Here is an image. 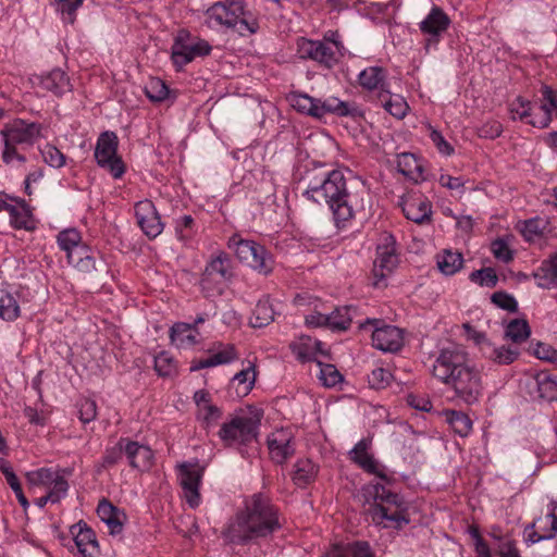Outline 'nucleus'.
Listing matches in <instances>:
<instances>
[{"instance_id":"nucleus-1","label":"nucleus","mask_w":557,"mask_h":557,"mask_svg":"<svg viewBox=\"0 0 557 557\" xmlns=\"http://www.w3.org/2000/svg\"><path fill=\"white\" fill-rule=\"evenodd\" d=\"M304 196L314 202L324 200L333 214L337 228L345 227L357 215H364L370 209V195L360 181H351L342 170H333L320 185L309 186Z\"/></svg>"},{"instance_id":"nucleus-2","label":"nucleus","mask_w":557,"mask_h":557,"mask_svg":"<svg viewBox=\"0 0 557 557\" xmlns=\"http://www.w3.org/2000/svg\"><path fill=\"white\" fill-rule=\"evenodd\" d=\"M432 374L449 386L455 397L467 405L478 403L483 395L480 370L468 362V354L457 345L440 349L432 367Z\"/></svg>"},{"instance_id":"nucleus-3","label":"nucleus","mask_w":557,"mask_h":557,"mask_svg":"<svg viewBox=\"0 0 557 557\" xmlns=\"http://www.w3.org/2000/svg\"><path fill=\"white\" fill-rule=\"evenodd\" d=\"M278 511L270 498L252 495L224 530V536L232 543L246 544L267 537L281 529Z\"/></svg>"},{"instance_id":"nucleus-4","label":"nucleus","mask_w":557,"mask_h":557,"mask_svg":"<svg viewBox=\"0 0 557 557\" xmlns=\"http://www.w3.org/2000/svg\"><path fill=\"white\" fill-rule=\"evenodd\" d=\"M205 16V23L211 29H233L242 36L256 34L259 29L257 16L240 0L215 2Z\"/></svg>"},{"instance_id":"nucleus-5","label":"nucleus","mask_w":557,"mask_h":557,"mask_svg":"<svg viewBox=\"0 0 557 557\" xmlns=\"http://www.w3.org/2000/svg\"><path fill=\"white\" fill-rule=\"evenodd\" d=\"M374 506L372 519L383 528L400 529L409 523L407 504L401 496L391 492L381 484L372 486Z\"/></svg>"},{"instance_id":"nucleus-6","label":"nucleus","mask_w":557,"mask_h":557,"mask_svg":"<svg viewBox=\"0 0 557 557\" xmlns=\"http://www.w3.org/2000/svg\"><path fill=\"white\" fill-rule=\"evenodd\" d=\"M337 32H329L322 40L300 38L297 41V53L301 59H310L331 69L339 62L345 52Z\"/></svg>"},{"instance_id":"nucleus-7","label":"nucleus","mask_w":557,"mask_h":557,"mask_svg":"<svg viewBox=\"0 0 557 557\" xmlns=\"http://www.w3.org/2000/svg\"><path fill=\"white\" fill-rule=\"evenodd\" d=\"M290 103L296 111L318 119L327 113L337 116H357L359 114V109L355 103L342 101L334 97L321 101L306 94L295 92L290 97Z\"/></svg>"},{"instance_id":"nucleus-8","label":"nucleus","mask_w":557,"mask_h":557,"mask_svg":"<svg viewBox=\"0 0 557 557\" xmlns=\"http://www.w3.org/2000/svg\"><path fill=\"white\" fill-rule=\"evenodd\" d=\"M259 428V418L240 414L224 422L218 435L225 447H240L257 441Z\"/></svg>"},{"instance_id":"nucleus-9","label":"nucleus","mask_w":557,"mask_h":557,"mask_svg":"<svg viewBox=\"0 0 557 557\" xmlns=\"http://www.w3.org/2000/svg\"><path fill=\"white\" fill-rule=\"evenodd\" d=\"M227 247L251 269L268 275L273 270V260L267 249L253 240L243 239L235 234L228 238Z\"/></svg>"},{"instance_id":"nucleus-10","label":"nucleus","mask_w":557,"mask_h":557,"mask_svg":"<svg viewBox=\"0 0 557 557\" xmlns=\"http://www.w3.org/2000/svg\"><path fill=\"white\" fill-rule=\"evenodd\" d=\"M233 267L230 256L225 251H218L207 262L201 274L200 285L207 295L221 294L224 285L233 277Z\"/></svg>"},{"instance_id":"nucleus-11","label":"nucleus","mask_w":557,"mask_h":557,"mask_svg":"<svg viewBox=\"0 0 557 557\" xmlns=\"http://www.w3.org/2000/svg\"><path fill=\"white\" fill-rule=\"evenodd\" d=\"M212 47L199 37L193 36L186 29H180L171 47V59L175 66L182 69L198 57L210 54Z\"/></svg>"},{"instance_id":"nucleus-12","label":"nucleus","mask_w":557,"mask_h":557,"mask_svg":"<svg viewBox=\"0 0 557 557\" xmlns=\"http://www.w3.org/2000/svg\"><path fill=\"white\" fill-rule=\"evenodd\" d=\"M119 139L113 132H103L96 144L95 159L99 166L107 169L114 178H120L125 172L122 159L117 156Z\"/></svg>"},{"instance_id":"nucleus-13","label":"nucleus","mask_w":557,"mask_h":557,"mask_svg":"<svg viewBox=\"0 0 557 557\" xmlns=\"http://www.w3.org/2000/svg\"><path fill=\"white\" fill-rule=\"evenodd\" d=\"M42 131L44 126L40 123L14 119L4 124L0 135L2 140H8L24 148L32 147L38 138L42 137Z\"/></svg>"},{"instance_id":"nucleus-14","label":"nucleus","mask_w":557,"mask_h":557,"mask_svg":"<svg viewBox=\"0 0 557 557\" xmlns=\"http://www.w3.org/2000/svg\"><path fill=\"white\" fill-rule=\"evenodd\" d=\"M374 325L372 332V345L379 350L384 352H396L404 346L403 331L394 325L383 324L377 319H367L364 322L359 323L360 329L366 325Z\"/></svg>"},{"instance_id":"nucleus-15","label":"nucleus","mask_w":557,"mask_h":557,"mask_svg":"<svg viewBox=\"0 0 557 557\" xmlns=\"http://www.w3.org/2000/svg\"><path fill=\"white\" fill-rule=\"evenodd\" d=\"M180 485L183 488L184 497L190 508L200 504V484L205 473V467L198 462H183L177 466Z\"/></svg>"},{"instance_id":"nucleus-16","label":"nucleus","mask_w":557,"mask_h":557,"mask_svg":"<svg viewBox=\"0 0 557 557\" xmlns=\"http://www.w3.org/2000/svg\"><path fill=\"white\" fill-rule=\"evenodd\" d=\"M267 445L271 460L284 465L296 453L295 435L290 429H276L268 435Z\"/></svg>"},{"instance_id":"nucleus-17","label":"nucleus","mask_w":557,"mask_h":557,"mask_svg":"<svg viewBox=\"0 0 557 557\" xmlns=\"http://www.w3.org/2000/svg\"><path fill=\"white\" fill-rule=\"evenodd\" d=\"M398 262L395 239L393 236L387 235L384 237V243L380 244L376 248V259L373 267L374 285L380 286V283L393 273Z\"/></svg>"},{"instance_id":"nucleus-18","label":"nucleus","mask_w":557,"mask_h":557,"mask_svg":"<svg viewBox=\"0 0 557 557\" xmlns=\"http://www.w3.org/2000/svg\"><path fill=\"white\" fill-rule=\"evenodd\" d=\"M525 531L528 532L527 541L532 544L555 539L557 536V502L550 500L546 513L536 518Z\"/></svg>"},{"instance_id":"nucleus-19","label":"nucleus","mask_w":557,"mask_h":557,"mask_svg":"<svg viewBox=\"0 0 557 557\" xmlns=\"http://www.w3.org/2000/svg\"><path fill=\"white\" fill-rule=\"evenodd\" d=\"M135 216L141 231L149 238H156L163 231V224L151 200H140L135 205Z\"/></svg>"},{"instance_id":"nucleus-20","label":"nucleus","mask_w":557,"mask_h":557,"mask_svg":"<svg viewBox=\"0 0 557 557\" xmlns=\"http://www.w3.org/2000/svg\"><path fill=\"white\" fill-rule=\"evenodd\" d=\"M449 24L448 15L441 8L433 7L425 18L419 24L421 33L428 36L425 47L436 45L440 37L447 30Z\"/></svg>"},{"instance_id":"nucleus-21","label":"nucleus","mask_w":557,"mask_h":557,"mask_svg":"<svg viewBox=\"0 0 557 557\" xmlns=\"http://www.w3.org/2000/svg\"><path fill=\"white\" fill-rule=\"evenodd\" d=\"M370 445V441L366 438L360 440L348 453L349 459L366 472L375 474L381 479H385L386 476L381 470L377 461L369 453Z\"/></svg>"},{"instance_id":"nucleus-22","label":"nucleus","mask_w":557,"mask_h":557,"mask_svg":"<svg viewBox=\"0 0 557 557\" xmlns=\"http://www.w3.org/2000/svg\"><path fill=\"white\" fill-rule=\"evenodd\" d=\"M289 347L296 358L301 362H317L320 356L326 357L327 355L320 341L313 339L307 335L299 336L297 341L289 345Z\"/></svg>"},{"instance_id":"nucleus-23","label":"nucleus","mask_w":557,"mask_h":557,"mask_svg":"<svg viewBox=\"0 0 557 557\" xmlns=\"http://www.w3.org/2000/svg\"><path fill=\"white\" fill-rule=\"evenodd\" d=\"M403 212L408 220L417 224L430 223L432 203L422 196H411L403 201Z\"/></svg>"},{"instance_id":"nucleus-24","label":"nucleus","mask_w":557,"mask_h":557,"mask_svg":"<svg viewBox=\"0 0 557 557\" xmlns=\"http://www.w3.org/2000/svg\"><path fill=\"white\" fill-rule=\"evenodd\" d=\"M74 542L83 557H97L99 546L95 532L83 521L72 527Z\"/></svg>"},{"instance_id":"nucleus-25","label":"nucleus","mask_w":557,"mask_h":557,"mask_svg":"<svg viewBox=\"0 0 557 557\" xmlns=\"http://www.w3.org/2000/svg\"><path fill=\"white\" fill-rule=\"evenodd\" d=\"M542 103L537 107L539 114H535L534 119L528 121V124L539 127L546 128L552 122V111L557 112V91L549 86L542 87Z\"/></svg>"},{"instance_id":"nucleus-26","label":"nucleus","mask_w":557,"mask_h":557,"mask_svg":"<svg viewBox=\"0 0 557 557\" xmlns=\"http://www.w3.org/2000/svg\"><path fill=\"white\" fill-rule=\"evenodd\" d=\"M97 513L101 521H103L111 535L121 534L123 531L126 515L123 510L115 507L108 499L103 498L99 502Z\"/></svg>"},{"instance_id":"nucleus-27","label":"nucleus","mask_w":557,"mask_h":557,"mask_svg":"<svg viewBox=\"0 0 557 557\" xmlns=\"http://www.w3.org/2000/svg\"><path fill=\"white\" fill-rule=\"evenodd\" d=\"M124 454L132 468L138 470H148L152 466L153 453L145 445L138 442L125 438Z\"/></svg>"},{"instance_id":"nucleus-28","label":"nucleus","mask_w":557,"mask_h":557,"mask_svg":"<svg viewBox=\"0 0 557 557\" xmlns=\"http://www.w3.org/2000/svg\"><path fill=\"white\" fill-rule=\"evenodd\" d=\"M359 85L369 90L385 92L388 89L386 82V71L381 66H369L360 72L358 76Z\"/></svg>"},{"instance_id":"nucleus-29","label":"nucleus","mask_w":557,"mask_h":557,"mask_svg":"<svg viewBox=\"0 0 557 557\" xmlns=\"http://www.w3.org/2000/svg\"><path fill=\"white\" fill-rule=\"evenodd\" d=\"M66 258L70 264L82 272L90 273L96 270L95 251L85 243L69 251Z\"/></svg>"},{"instance_id":"nucleus-30","label":"nucleus","mask_w":557,"mask_h":557,"mask_svg":"<svg viewBox=\"0 0 557 557\" xmlns=\"http://www.w3.org/2000/svg\"><path fill=\"white\" fill-rule=\"evenodd\" d=\"M238 359L236 348L232 344L221 345V349L214 352L212 356L194 361L190 370L197 371L205 368L215 367L220 364H227Z\"/></svg>"},{"instance_id":"nucleus-31","label":"nucleus","mask_w":557,"mask_h":557,"mask_svg":"<svg viewBox=\"0 0 557 557\" xmlns=\"http://www.w3.org/2000/svg\"><path fill=\"white\" fill-rule=\"evenodd\" d=\"M199 332L189 323H175L170 331L171 342L178 348H190L198 343Z\"/></svg>"},{"instance_id":"nucleus-32","label":"nucleus","mask_w":557,"mask_h":557,"mask_svg":"<svg viewBox=\"0 0 557 557\" xmlns=\"http://www.w3.org/2000/svg\"><path fill=\"white\" fill-rule=\"evenodd\" d=\"M397 169L407 178L414 183L423 182L424 168L417 157L409 152H403L397 156Z\"/></svg>"},{"instance_id":"nucleus-33","label":"nucleus","mask_w":557,"mask_h":557,"mask_svg":"<svg viewBox=\"0 0 557 557\" xmlns=\"http://www.w3.org/2000/svg\"><path fill=\"white\" fill-rule=\"evenodd\" d=\"M536 284L541 288L550 289L557 287V252L544 260L533 273Z\"/></svg>"},{"instance_id":"nucleus-34","label":"nucleus","mask_w":557,"mask_h":557,"mask_svg":"<svg viewBox=\"0 0 557 557\" xmlns=\"http://www.w3.org/2000/svg\"><path fill=\"white\" fill-rule=\"evenodd\" d=\"M39 84L44 89L58 96L71 90L70 79L60 69L52 70L48 74L41 76L39 78Z\"/></svg>"},{"instance_id":"nucleus-35","label":"nucleus","mask_w":557,"mask_h":557,"mask_svg":"<svg viewBox=\"0 0 557 557\" xmlns=\"http://www.w3.org/2000/svg\"><path fill=\"white\" fill-rule=\"evenodd\" d=\"M324 557H374L367 542H354L347 545L334 546Z\"/></svg>"},{"instance_id":"nucleus-36","label":"nucleus","mask_w":557,"mask_h":557,"mask_svg":"<svg viewBox=\"0 0 557 557\" xmlns=\"http://www.w3.org/2000/svg\"><path fill=\"white\" fill-rule=\"evenodd\" d=\"M519 354L517 348L505 345L495 347L491 343L487 344V347L482 348V355L497 364H510L518 358Z\"/></svg>"},{"instance_id":"nucleus-37","label":"nucleus","mask_w":557,"mask_h":557,"mask_svg":"<svg viewBox=\"0 0 557 557\" xmlns=\"http://www.w3.org/2000/svg\"><path fill=\"white\" fill-rule=\"evenodd\" d=\"M377 100L383 108L394 117L403 119L409 109L406 100L398 95H392L389 89L377 94Z\"/></svg>"},{"instance_id":"nucleus-38","label":"nucleus","mask_w":557,"mask_h":557,"mask_svg":"<svg viewBox=\"0 0 557 557\" xmlns=\"http://www.w3.org/2000/svg\"><path fill=\"white\" fill-rule=\"evenodd\" d=\"M256 382L255 364L248 362V367L237 372L232 381L231 386L235 387L236 394L244 397L249 394Z\"/></svg>"},{"instance_id":"nucleus-39","label":"nucleus","mask_w":557,"mask_h":557,"mask_svg":"<svg viewBox=\"0 0 557 557\" xmlns=\"http://www.w3.org/2000/svg\"><path fill=\"white\" fill-rule=\"evenodd\" d=\"M438 270L445 275H454L463 264V257L459 251L444 250L437 255Z\"/></svg>"},{"instance_id":"nucleus-40","label":"nucleus","mask_w":557,"mask_h":557,"mask_svg":"<svg viewBox=\"0 0 557 557\" xmlns=\"http://www.w3.org/2000/svg\"><path fill=\"white\" fill-rule=\"evenodd\" d=\"M356 308L352 306H345L336 308L332 313L327 314V327L336 331L347 330L354 319Z\"/></svg>"},{"instance_id":"nucleus-41","label":"nucleus","mask_w":557,"mask_h":557,"mask_svg":"<svg viewBox=\"0 0 557 557\" xmlns=\"http://www.w3.org/2000/svg\"><path fill=\"white\" fill-rule=\"evenodd\" d=\"M509 112L512 120H520L528 123L539 114L537 108H534L531 101L523 97H517L509 103Z\"/></svg>"},{"instance_id":"nucleus-42","label":"nucleus","mask_w":557,"mask_h":557,"mask_svg":"<svg viewBox=\"0 0 557 557\" xmlns=\"http://www.w3.org/2000/svg\"><path fill=\"white\" fill-rule=\"evenodd\" d=\"M541 398L548 401L557 400V374L541 372L535 377Z\"/></svg>"},{"instance_id":"nucleus-43","label":"nucleus","mask_w":557,"mask_h":557,"mask_svg":"<svg viewBox=\"0 0 557 557\" xmlns=\"http://www.w3.org/2000/svg\"><path fill=\"white\" fill-rule=\"evenodd\" d=\"M318 474V467L310 459H300L295 465L293 480L298 486H306Z\"/></svg>"},{"instance_id":"nucleus-44","label":"nucleus","mask_w":557,"mask_h":557,"mask_svg":"<svg viewBox=\"0 0 557 557\" xmlns=\"http://www.w3.org/2000/svg\"><path fill=\"white\" fill-rule=\"evenodd\" d=\"M274 320V309L269 299H261L257 302L250 323L253 327H263Z\"/></svg>"},{"instance_id":"nucleus-45","label":"nucleus","mask_w":557,"mask_h":557,"mask_svg":"<svg viewBox=\"0 0 557 557\" xmlns=\"http://www.w3.org/2000/svg\"><path fill=\"white\" fill-rule=\"evenodd\" d=\"M531 334L528 322L523 319L511 320L505 330V337L515 344H520L529 338Z\"/></svg>"},{"instance_id":"nucleus-46","label":"nucleus","mask_w":557,"mask_h":557,"mask_svg":"<svg viewBox=\"0 0 557 557\" xmlns=\"http://www.w3.org/2000/svg\"><path fill=\"white\" fill-rule=\"evenodd\" d=\"M20 315V306L15 297L4 289H0V318L4 321H14Z\"/></svg>"},{"instance_id":"nucleus-47","label":"nucleus","mask_w":557,"mask_h":557,"mask_svg":"<svg viewBox=\"0 0 557 557\" xmlns=\"http://www.w3.org/2000/svg\"><path fill=\"white\" fill-rule=\"evenodd\" d=\"M83 2L84 0H52L51 4L61 14L63 23L72 25L76 20V11Z\"/></svg>"},{"instance_id":"nucleus-48","label":"nucleus","mask_w":557,"mask_h":557,"mask_svg":"<svg viewBox=\"0 0 557 557\" xmlns=\"http://www.w3.org/2000/svg\"><path fill=\"white\" fill-rule=\"evenodd\" d=\"M59 471H53L48 468H40L26 473V479L29 484L36 486H50L60 476Z\"/></svg>"},{"instance_id":"nucleus-49","label":"nucleus","mask_w":557,"mask_h":557,"mask_svg":"<svg viewBox=\"0 0 557 557\" xmlns=\"http://www.w3.org/2000/svg\"><path fill=\"white\" fill-rule=\"evenodd\" d=\"M124 443L125 438L122 437L114 446L106 449L101 462L97 467V472H101L102 469L114 467L122 459L124 454Z\"/></svg>"},{"instance_id":"nucleus-50","label":"nucleus","mask_w":557,"mask_h":557,"mask_svg":"<svg viewBox=\"0 0 557 557\" xmlns=\"http://www.w3.org/2000/svg\"><path fill=\"white\" fill-rule=\"evenodd\" d=\"M169 92L166 84L158 77L150 78L145 86L146 96L153 102L165 100L169 97Z\"/></svg>"},{"instance_id":"nucleus-51","label":"nucleus","mask_w":557,"mask_h":557,"mask_svg":"<svg viewBox=\"0 0 557 557\" xmlns=\"http://www.w3.org/2000/svg\"><path fill=\"white\" fill-rule=\"evenodd\" d=\"M57 240L60 249L65 251L66 255L83 243L82 235L76 228L61 231L58 234Z\"/></svg>"},{"instance_id":"nucleus-52","label":"nucleus","mask_w":557,"mask_h":557,"mask_svg":"<svg viewBox=\"0 0 557 557\" xmlns=\"http://www.w3.org/2000/svg\"><path fill=\"white\" fill-rule=\"evenodd\" d=\"M447 419L454 432L461 437L467 436L472 430V421L463 412L451 411Z\"/></svg>"},{"instance_id":"nucleus-53","label":"nucleus","mask_w":557,"mask_h":557,"mask_svg":"<svg viewBox=\"0 0 557 557\" xmlns=\"http://www.w3.org/2000/svg\"><path fill=\"white\" fill-rule=\"evenodd\" d=\"M317 366L319 368L318 376L322 381L323 385L332 387L342 381V375L335 366L324 363L320 359L317 360Z\"/></svg>"},{"instance_id":"nucleus-54","label":"nucleus","mask_w":557,"mask_h":557,"mask_svg":"<svg viewBox=\"0 0 557 557\" xmlns=\"http://www.w3.org/2000/svg\"><path fill=\"white\" fill-rule=\"evenodd\" d=\"M17 203L22 205V208H17L15 206H11L8 213L10 215V223L14 228H28L29 223V214L27 209L25 208L24 200H15Z\"/></svg>"},{"instance_id":"nucleus-55","label":"nucleus","mask_w":557,"mask_h":557,"mask_svg":"<svg viewBox=\"0 0 557 557\" xmlns=\"http://www.w3.org/2000/svg\"><path fill=\"white\" fill-rule=\"evenodd\" d=\"M40 151L44 161L49 166L60 169L65 165L66 157L55 146L46 144Z\"/></svg>"},{"instance_id":"nucleus-56","label":"nucleus","mask_w":557,"mask_h":557,"mask_svg":"<svg viewBox=\"0 0 557 557\" xmlns=\"http://www.w3.org/2000/svg\"><path fill=\"white\" fill-rule=\"evenodd\" d=\"M470 280L481 286L495 287L498 283V277L494 269L483 268L473 271L470 274Z\"/></svg>"},{"instance_id":"nucleus-57","label":"nucleus","mask_w":557,"mask_h":557,"mask_svg":"<svg viewBox=\"0 0 557 557\" xmlns=\"http://www.w3.org/2000/svg\"><path fill=\"white\" fill-rule=\"evenodd\" d=\"M154 370L161 376H169L175 371L173 358L165 351L154 357Z\"/></svg>"},{"instance_id":"nucleus-58","label":"nucleus","mask_w":557,"mask_h":557,"mask_svg":"<svg viewBox=\"0 0 557 557\" xmlns=\"http://www.w3.org/2000/svg\"><path fill=\"white\" fill-rule=\"evenodd\" d=\"M2 143L3 150L1 153V159L7 165L12 164L13 161H17L20 163L26 162V157L18 151L17 145L10 143L8 140H2Z\"/></svg>"},{"instance_id":"nucleus-59","label":"nucleus","mask_w":557,"mask_h":557,"mask_svg":"<svg viewBox=\"0 0 557 557\" xmlns=\"http://www.w3.org/2000/svg\"><path fill=\"white\" fill-rule=\"evenodd\" d=\"M392 373L384 368H375L369 374L368 380L371 387L380 389L386 387L392 381Z\"/></svg>"},{"instance_id":"nucleus-60","label":"nucleus","mask_w":557,"mask_h":557,"mask_svg":"<svg viewBox=\"0 0 557 557\" xmlns=\"http://www.w3.org/2000/svg\"><path fill=\"white\" fill-rule=\"evenodd\" d=\"M48 498H50V503L55 504L65 497L69 490V483L63 475H60L55 482L48 486Z\"/></svg>"},{"instance_id":"nucleus-61","label":"nucleus","mask_w":557,"mask_h":557,"mask_svg":"<svg viewBox=\"0 0 557 557\" xmlns=\"http://www.w3.org/2000/svg\"><path fill=\"white\" fill-rule=\"evenodd\" d=\"M494 257L503 262H510L513 259V253L509 248L507 242L503 238H497L491 246Z\"/></svg>"},{"instance_id":"nucleus-62","label":"nucleus","mask_w":557,"mask_h":557,"mask_svg":"<svg viewBox=\"0 0 557 557\" xmlns=\"http://www.w3.org/2000/svg\"><path fill=\"white\" fill-rule=\"evenodd\" d=\"M491 299L493 304L504 310L509 312H516L518 310V302L515 297L505 292L494 293Z\"/></svg>"},{"instance_id":"nucleus-63","label":"nucleus","mask_w":557,"mask_h":557,"mask_svg":"<svg viewBox=\"0 0 557 557\" xmlns=\"http://www.w3.org/2000/svg\"><path fill=\"white\" fill-rule=\"evenodd\" d=\"M79 420L89 423L97 417V404L92 399H83L78 404Z\"/></svg>"},{"instance_id":"nucleus-64","label":"nucleus","mask_w":557,"mask_h":557,"mask_svg":"<svg viewBox=\"0 0 557 557\" xmlns=\"http://www.w3.org/2000/svg\"><path fill=\"white\" fill-rule=\"evenodd\" d=\"M430 128V138L440 153L444 156H451L454 153V147L444 138L442 133L433 127Z\"/></svg>"}]
</instances>
